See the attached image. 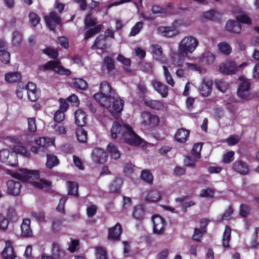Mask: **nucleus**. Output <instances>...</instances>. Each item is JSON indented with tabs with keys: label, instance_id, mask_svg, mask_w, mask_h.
<instances>
[{
	"label": "nucleus",
	"instance_id": "412c9836",
	"mask_svg": "<svg viewBox=\"0 0 259 259\" xmlns=\"http://www.w3.org/2000/svg\"><path fill=\"white\" fill-rule=\"evenodd\" d=\"M31 221L28 219H24L21 226V236L24 237H31L32 235V231L30 228Z\"/></svg>",
	"mask_w": 259,
	"mask_h": 259
},
{
	"label": "nucleus",
	"instance_id": "58836bf2",
	"mask_svg": "<svg viewBox=\"0 0 259 259\" xmlns=\"http://www.w3.org/2000/svg\"><path fill=\"white\" fill-rule=\"evenodd\" d=\"M76 136L77 140L80 143H85L87 140V132L81 126L76 130Z\"/></svg>",
	"mask_w": 259,
	"mask_h": 259
},
{
	"label": "nucleus",
	"instance_id": "79ce46f5",
	"mask_svg": "<svg viewBox=\"0 0 259 259\" xmlns=\"http://www.w3.org/2000/svg\"><path fill=\"white\" fill-rule=\"evenodd\" d=\"M206 232V228L205 227H200V229L195 228L192 239L196 241H200L201 238Z\"/></svg>",
	"mask_w": 259,
	"mask_h": 259
},
{
	"label": "nucleus",
	"instance_id": "c9c22d12",
	"mask_svg": "<svg viewBox=\"0 0 259 259\" xmlns=\"http://www.w3.org/2000/svg\"><path fill=\"white\" fill-rule=\"evenodd\" d=\"M59 163V160L57 156L54 154H47L46 166L49 168H52L54 166L57 165Z\"/></svg>",
	"mask_w": 259,
	"mask_h": 259
},
{
	"label": "nucleus",
	"instance_id": "052dcab7",
	"mask_svg": "<svg viewBox=\"0 0 259 259\" xmlns=\"http://www.w3.org/2000/svg\"><path fill=\"white\" fill-rule=\"evenodd\" d=\"M259 245V228L256 229L255 234L250 242V247L256 248Z\"/></svg>",
	"mask_w": 259,
	"mask_h": 259
},
{
	"label": "nucleus",
	"instance_id": "dca6fc26",
	"mask_svg": "<svg viewBox=\"0 0 259 259\" xmlns=\"http://www.w3.org/2000/svg\"><path fill=\"white\" fill-rule=\"evenodd\" d=\"M142 123L145 126H154L159 122V118L149 112H144L142 113Z\"/></svg>",
	"mask_w": 259,
	"mask_h": 259
},
{
	"label": "nucleus",
	"instance_id": "0e129e2a",
	"mask_svg": "<svg viewBox=\"0 0 259 259\" xmlns=\"http://www.w3.org/2000/svg\"><path fill=\"white\" fill-rule=\"evenodd\" d=\"M29 17L30 22L33 26H35L40 21L39 17L34 13H30Z\"/></svg>",
	"mask_w": 259,
	"mask_h": 259
},
{
	"label": "nucleus",
	"instance_id": "6e6552de",
	"mask_svg": "<svg viewBox=\"0 0 259 259\" xmlns=\"http://www.w3.org/2000/svg\"><path fill=\"white\" fill-rule=\"evenodd\" d=\"M128 125L121 124L117 121H114L110 130V136L113 139L121 138L127 131Z\"/></svg>",
	"mask_w": 259,
	"mask_h": 259
},
{
	"label": "nucleus",
	"instance_id": "c85d7f7f",
	"mask_svg": "<svg viewBox=\"0 0 259 259\" xmlns=\"http://www.w3.org/2000/svg\"><path fill=\"white\" fill-rule=\"evenodd\" d=\"M11 140L12 142L16 144V145L13 146V152L16 154L17 153H19L26 156L27 153V150L26 148L22 145V144L19 143L18 139L13 138H11Z\"/></svg>",
	"mask_w": 259,
	"mask_h": 259
},
{
	"label": "nucleus",
	"instance_id": "ddd939ff",
	"mask_svg": "<svg viewBox=\"0 0 259 259\" xmlns=\"http://www.w3.org/2000/svg\"><path fill=\"white\" fill-rule=\"evenodd\" d=\"M92 158L96 163H103L106 161L107 154L103 149L95 148L93 150Z\"/></svg>",
	"mask_w": 259,
	"mask_h": 259
},
{
	"label": "nucleus",
	"instance_id": "423d86ee",
	"mask_svg": "<svg viewBox=\"0 0 259 259\" xmlns=\"http://www.w3.org/2000/svg\"><path fill=\"white\" fill-rule=\"evenodd\" d=\"M0 161L12 166H15L18 163L16 154L6 149L0 151Z\"/></svg>",
	"mask_w": 259,
	"mask_h": 259
},
{
	"label": "nucleus",
	"instance_id": "7c9ffc66",
	"mask_svg": "<svg viewBox=\"0 0 259 259\" xmlns=\"http://www.w3.org/2000/svg\"><path fill=\"white\" fill-rule=\"evenodd\" d=\"M107 150L108 153L114 159H117L120 156V152L118 148L113 143H110L108 145Z\"/></svg>",
	"mask_w": 259,
	"mask_h": 259
},
{
	"label": "nucleus",
	"instance_id": "680f3d73",
	"mask_svg": "<svg viewBox=\"0 0 259 259\" xmlns=\"http://www.w3.org/2000/svg\"><path fill=\"white\" fill-rule=\"evenodd\" d=\"M202 145L200 143H196L193 145L191 153L196 158L200 157Z\"/></svg>",
	"mask_w": 259,
	"mask_h": 259
},
{
	"label": "nucleus",
	"instance_id": "aec40b11",
	"mask_svg": "<svg viewBox=\"0 0 259 259\" xmlns=\"http://www.w3.org/2000/svg\"><path fill=\"white\" fill-rule=\"evenodd\" d=\"M121 232V226L119 224L117 223L114 227L109 229L108 238L109 240H119Z\"/></svg>",
	"mask_w": 259,
	"mask_h": 259
},
{
	"label": "nucleus",
	"instance_id": "13d9d810",
	"mask_svg": "<svg viewBox=\"0 0 259 259\" xmlns=\"http://www.w3.org/2000/svg\"><path fill=\"white\" fill-rule=\"evenodd\" d=\"M240 140V137L239 136L233 135L230 136L227 139H226V141L229 145L233 146L237 144Z\"/></svg>",
	"mask_w": 259,
	"mask_h": 259
},
{
	"label": "nucleus",
	"instance_id": "69168bd1",
	"mask_svg": "<svg viewBox=\"0 0 259 259\" xmlns=\"http://www.w3.org/2000/svg\"><path fill=\"white\" fill-rule=\"evenodd\" d=\"M22 39L21 34L18 32L15 31L13 33V44L15 46H18L20 44Z\"/></svg>",
	"mask_w": 259,
	"mask_h": 259
},
{
	"label": "nucleus",
	"instance_id": "bf43d9fd",
	"mask_svg": "<svg viewBox=\"0 0 259 259\" xmlns=\"http://www.w3.org/2000/svg\"><path fill=\"white\" fill-rule=\"evenodd\" d=\"M43 53L52 58H56L58 56V51L52 48H47L44 49Z\"/></svg>",
	"mask_w": 259,
	"mask_h": 259
},
{
	"label": "nucleus",
	"instance_id": "ea45409f",
	"mask_svg": "<svg viewBox=\"0 0 259 259\" xmlns=\"http://www.w3.org/2000/svg\"><path fill=\"white\" fill-rule=\"evenodd\" d=\"M161 198L160 193L156 190H152L147 194L146 200L149 202H156Z\"/></svg>",
	"mask_w": 259,
	"mask_h": 259
},
{
	"label": "nucleus",
	"instance_id": "393cba45",
	"mask_svg": "<svg viewBox=\"0 0 259 259\" xmlns=\"http://www.w3.org/2000/svg\"><path fill=\"white\" fill-rule=\"evenodd\" d=\"M225 28L227 31L234 33H239L241 30L240 24L237 21L231 20L228 21Z\"/></svg>",
	"mask_w": 259,
	"mask_h": 259
},
{
	"label": "nucleus",
	"instance_id": "2f4dec72",
	"mask_svg": "<svg viewBox=\"0 0 259 259\" xmlns=\"http://www.w3.org/2000/svg\"><path fill=\"white\" fill-rule=\"evenodd\" d=\"M102 68L103 70L106 69L108 72L113 71L115 69L114 60L108 56L105 57Z\"/></svg>",
	"mask_w": 259,
	"mask_h": 259
},
{
	"label": "nucleus",
	"instance_id": "de8ad7c7",
	"mask_svg": "<svg viewBox=\"0 0 259 259\" xmlns=\"http://www.w3.org/2000/svg\"><path fill=\"white\" fill-rule=\"evenodd\" d=\"M141 178L145 182L151 184L153 182V177L152 173L147 169L142 171Z\"/></svg>",
	"mask_w": 259,
	"mask_h": 259
},
{
	"label": "nucleus",
	"instance_id": "9b49d317",
	"mask_svg": "<svg viewBox=\"0 0 259 259\" xmlns=\"http://www.w3.org/2000/svg\"><path fill=\"white\" fill-rule=\"evenodd\" d=\"M7 193L12 196H18L21 192L22 185L19 181L10 180L7 182Z\"/></svg>",
	"mask_w": 259,
	"mask_h": 259
},
{
	"label": "nucleus",
	"instance_id": "4c0bfd02",
	"mask_svg": "<svg viewBox=\"0 0 259 259\" xmlns=\"http://www.w3.org/2000/svg\"><path fill=\"white\" fill-rule=\"evenodd\" d=\"M231 228L228 226H226L222 239L223 245L225 247L229 246V242L231 239Z\"/></svg>",
	"mask_w": 259,
	"mask_h": 259
},
{
	"label": "nucleus",
	"instance_id": "f8f14e48",
	"mask_svg": "<svg viewBox=\"0 0 259 259\" xmlns=\"http://www.w3.org/2000/svg\"><path fill=\"white\" fill-rule=\"evenodd\" d=\"M151 85L161 97L166 98L168 95V88L164 83L156 79L151 81Z\"/></svg>",
	"mask_w": 259,
	"mask_h": 259
},
{
	"label": "nucleus",
	"instance_id": "4be33fe9",
	"mask_svg": "<svg viewBox=\"0 0 259 259\" xmlns=\"http://www.w3.org/2000/svg\"><path fill=\"white\" fill-rule=\"evenodd\" d=\"M212 82L208 79H203V82L199 89L200 94L204 96H208L211 92V87Z\"/></svg>",
	"mask_w": 259,
	"mask_h": 259
},
{
	"label": "nucleus",
	"instance_id": "49530a36",
	"mask_svg": "<svg viewBox=\"0 0 259 259\" xmlns=\"http://www.w3.org/2000/svg\"><path fill=\"white\" fill-rule=\"evenodd\" d=\"M144 23L142 22L139 21L137 22L131 28L129 36H135L140 33L143 28Z\"/></svg>",
	"mask_w": 259,
	"mask_h": 259
},
{
	"label": "nucleus",
	"instance_id": "c03bdc74",
	"mask_svg": "<svg viewBox=\"0 0 259 259\" xmlns=\"http://www.w3.org/2000/svg\"><path fill=\"white\" fill-rule=\"evenodd\" d=\"M96 259H108L106 249L101 246L95 247Z\"/></svg>",
	"mask_w": 259,
	"mask_h": 259
},
{
	"label": "nucleus",
	"instance_id": "f704fd0d",
	"mask_svg": "<svg viewBox=\"0 0 259 259\" xmlns=\"http://www.w3.org/2000/svg\"><path fill=\"white\" fill-rule=\"evenodd\" d=\"M64 220L62 217L55 218L52 220L51 229L53 232H59L61 228Z\"/></svg>",
	"mask_w": 259,
	"mask_h": 259
},
{
	"label": "nucleus",
	"instance_id": "a878e982",
	"mask_svg": "<svg viewBox=\"0 0 259 259\" xmlns=\"http://www.w3.org/2000/svg\"><path fill=\"white\" fill-rule=\"evenodd\" d=\"M144 104L146 106L156 110H161L164 107V103L160 100H145Z\"/></svg>",
	"mask_w": 259,
	"mask_h": 259
},
{
	"label": "nucleus",
	"instance_id": "0eeeda50",
	"mask_svg": "<svg viewBox=\"0 0 259 259\" xmlns=\"http://www.w3.org/2000/svg\"><path fill=\"white\" fill-rule=\"evenodd\" d=\"M246 62H243L237 66L233 62H228L225 63H222L220 66V71L221 73L225 74H232L236 73L239 68H241L247 66Z\"/></svg>",
	"mask_w": 259,
	"mask_h": 259
},
{
	"label": "nucleus",
	"instance_id": "e2e57ef3",
	"mask_svg": "<svg viewBox=\"0 0 259 259\" xmlns=\"http://www.w3.org/2000/svg\"><path fill=\"white\" fill-rule=\"evenodd\" d=\"M9 221L8 219L2 213H0V229L6 230L8 227Z\"/></svg>",
	"mask_w": 259,
	"mask_h": 259
},
{
	"label": "nucleus",
	"instance_id": "f03ea898",
	"mask_svg": "<svg viewBox=\"0 0 259 259\" xmlns=\"http://www.w3.org/2000/svg\"><path fill=\"white\" fill-rule=\"evenodd\" d=\"M199 45L197 38L192 35H188L183 38L178 44V53L182 57H187L192 54Z\"/></svg>",
	"mask_w": 259,
	"mask_h": 259
},
{
	"label": "nucleus",
	"instance_id": "20e7f679",
	"mask_svg": "<svg viewBox=\"0 0 259 259\" xmlns=\"http://www.w3.org/2000/svg\"><path fill=\"white\" fill-rule=\"evenodd\" d=\"M43 67L45 70H52L60 75H69L71 73V71L69 69L62 66L61 62L59 60L48 61L44 65Z\"/></svg>",
	"mask_w": 259,
	"mask_h": 259
},
{
	"label": "nucleus",
	"instance_id": "c756f323",
	"mask_svg": "<svg viewBox=\"0 0 259 259\" xmlns=\"http://www.w3.org/2000/svg\"><path fill=\"white\" fill-rule=\"evenodd\" d=\"M215 57L211 52L206 51L201 55L200 58L201 63L204 64H210L213 63Z\"/></svg>",
	"mask_w": 259,
	"mask_h": 259
},
{
	"label": "nucleus",
	"instance_id": "5fc2aeb1",
	"mask_svg": "<svg viewBox=\"0 0 259 259\" xmlns=\"http://www.w3.org/2000/svg\"><path fill=\"white\" fill-rule=\"evenodd\" d=\"M0 60L4 64H8L10 61V54L6 50L0 52Z\"/></svg>",
	"mask_w": 259,
	"mask_h": 259
},
{
	"label": "nucleus",
	"instance_id": "1a4fd4ad",
	"mask_svg": "<svg viewBox=\"0 0 259 259\" xmlns=\"http://www.w3.org/2000/svg\"><path fill=\"white\" fill-rule=\"evenodd\" d=\"M152 222L154 233L158 235L164 234L165 227L164 220L160 215L156 214L152 217Z\"/></svg>",
	"mask_w": 259,
	"mask_h": 259
},
{
	"label": "nucleus",
	"instance_id": "a211bd4d",
	"mask_svg": "<svg viewBox=\"0 0 259 259\" xmlns=\"http://www.w3.org/2000/svg\"><path fill=\"white\" fill-rule=\"evenodd\" d=\"M232 168L234 171L243 175H247L249 172L248 164L241 160L234 162L232 165Z\"/></svg>",
	"mask_w": 259,
	"mask_h": 259
},
{
	"label": "nucleus",
	"instance_id": "b1692460",
	"mask_svg": "<svg viewBox=\"0 0 259 259\" xmlns=\"http://www.w3.org/2000/svg\"><path fill=\"white\" fill-rule=\"evenodd\" d=\"M74 119L75 123L77 125L82 126L86 123L87 115L82 110L78 109L74 113Z\"/></svg>",
	"mask_w": 259,
	"mask_h": 259
},
{
	"label": "nucleus",
	"instance_id": "09e8293b",
	"mask_svg": "<svg viewBox=\"0 0 259 259\" xmlns=\"http://www.w3.org/2000/svg\"><path fill=\"white\" fill-rule=\"evenodd\" d=\"M35 143L39 146V149H41L42 151H44L45 148L50 145L51 142L49 141V139L41 137L39 139L35 140Z\"/></svg>",
	"mask_w": 259,
	"mask_h": 259
},
{
	"label": "nucleus",
	"instance_id": "8fccbe9b",
	"mask_svg": "<svg viewBox=\"0 0 259 259\" xmlns=\"http://www.w3.org/2000/svg\"><path fill=\"white\" fill-rule=\"evenodd\" d=\"M68 194L74 196L78 195V184L75 182H68Z\"/></svg>",
	"mask_w": 259,
	"mask_h": 259
},
{
	"label": "nucleus",
	"instance_id": "37998d69",
	"mask_svg": "<svg viewBox=\"0 0 259 259\" xmlns=\"http://www.w3.org/2000/svg\"><path fill=\"white\" fill-rule=\"evenodd\" d=\"M145 211L142 205H138L134 208L133 215L137 220H142L144 218Z\"/></svg>",
	"mask_w": 259,
	"mask_h": 259
},
{
	"label": "nucleus",
	"instance_id": "6ab92c4d",
	"mask_svg": "<svg viewBox=\"0 0 259 259\" xmlns=\"http://www.w3.org/2000/svg\"><path fill=\"white\" fill-rule=\"evenodd\" d=\"M52 254L55 259H61L66 255V251L58 242H53L52 247Z\"/></svg>",
	"mask_w": 259,
	"mask_h": 259
},
{
	"label": "nucleus",
	"instance_id": "2eb2a0df",
	"mask_svg": "<svg viewBox=\"0 0 259 259\" xmlns=\"http://www.w3.org/2000/svg\"><path fill=\"white\" fill-rule=\"evenodd\" d=\"M2 255L4 259H15L16 257L13 243L11 241H6L5 247L2 252Z\"/></svg>",
	"mask_w": 259,
	"mask_h": 259
},
{
	"label": "nucleus",
	"instance_id": "4468645a",
	"mask_svg": "<svg viewBox=\"0 0 259 259\" xmlns=\"http://www.w3.org/2000/svg\"><path fill=\"white\" fill-rule=\"evenodd\" d=\"M153 57L162 63L167 61L166 57L162 54V47L159 45H153L151 46Z\"/></svg>",
	"mask_w": 259,
	"mask_h": 259
},
{
	"label": "nucleus",
	"instance_id": "774afa93",
	"mask_svg": "<svg viewBox=\"0 0 259 259\" xmlns=\"http://www.w3.org/2000/svg\"><path fill=\"white\" fill-rule=\"evenodd\" d=\"M65 118L64 112L62 111H57L54 116V120L58 123H60L64 120Z\"/></svg>",
	"mask_w": 259,
	"mask_h": 259
},
{
	"label": "nucleus",
	"instance_id": "864d4df0",
	"mask_svg": "<svg viewBox=\"0 0 259 259\" xmlns=\"http://www.w3.org/2000/svg\"><path fill=\"white\" fill-rule=\"evenodd\" d=\"M74 86L79 89L84 90L88 88V83L86 81L82 78L73 79Z\"/></svg>",
	"mask_w": 259,
	"mask_h": 259
},
{
	"label": "nucleus",
	"instance_id": "bb28decb",
	"mask_svg": "<svg viewBox=\"0 0 259 259\" xmlns=\"http://www.w3.org/2000/svg\"><path fill=\"white\" fill-rule=\"evenodd\" d=\"M157 33L165 37H171L175 36L177 34L176 31L170 27L160 26L157 29Z\"/></svg>",
	"mask_w": 259,
	"mask_h": 259
},
{
	"label": "nucleus",
	"instance_id": "f3484780",
	"mask_svg": "<svg viewBox=\"0 0 259 259\" xmlns=\"http://www.w3.org/2000/svg\"><path fill=\"white\" fill-rule=\"evenodd\" d=\"M45 20L47 26L51 30H54L55 25L60 23L61 19L54 12H51L49 16L45 17Z\"/></svg>",
	"mask_w": 259,
	"mask_h": 259
},
{
	"label": "nucleus",
	"instance_id": "6e6d98bb",
	"mask_svg": "<svg viewBox=\"0 0 259 259\" xmlns=\"http://www.w3.org/2000/svg\"><path fill=\"white\" fill-rule=\"evenodd\" d=\"M236 20L237 22L239 23L240 22L246 24H251V19L245 14H241L240 15H238L236 17Z\"/></svg>",
	"mask_w": 259,
	"mask_h": 259
},
{
	"label": "nucleus",
	"instance_id": "72a5a7b5",
	"mask_svg": "<svg viewBox=\"0 0 259 259\" xmlns=\"http://www.w3.org/2000/svg\"><path fill=\"white\" fill-rule=\"evenodd\" d=\"M29 184L38 189L49 188L51 185V182L46 180L40 179L38 181L29 182Z\"/></svg>",
	"mask_w": 259,
	"mask_h": 259
},
{
	"label": "nucleus",
	"instance_id": "603ef678",
	"mask_svg": "<svg viewBox=\"0 0 259 259\" xmlns=\"http://www.w3.org/2000/svg\"><path fill=\"white\" fill-rule=\"evenodd\" d=\"M163 69L164 71V75L166 82L171 87H174L175 82L172 78L167 67L165 66H163Z\"/></svg>",
	"mask_w": 259,
	"mask_h": 259
},
{
	"label": "nucleus",
	"instance_id": "473e14b6",
	"mask_svg": "<svg viewBox=\"0 0 259 259\" xmlns=\"http://www.w3.org/2000/svg\"><path fill=\"white\" fill-rule=\"evenodd\" d=\"M21 74L18 72H8L5 75V80L9 83H14L21 79Z\"/></svg>",
	"mask_w": 259,
	"mask_h": 259
},
{
	"label": "nucleus",
	"instance_id": "a19ab883",
	"mask_svg": "<svg viewBox=\"0 0 259 259\" xmlns=\"http://www.w3.org/2000/svg\"><path fill=\"white\" fill-rule=\"evenodd\" d=\"M219 51L225 55H229L232 52L230 45L226 42H221L218 45Z\"/></svg>",
	"mask_w": 259,
	"mask_h": 259
},
{
	"label": "nucleus",
	"instance_id": "5701e85b",
	"mask_svg": "<svg viewBox=\"0 0 259 259\" xmlns=\"http://www.w3.org/2000/svg\"><path fill=\"white\" fill-rule=\"evenodd\" d=\"M190 132L184 128L177 130L175 135L176 140L180 143H185L189 137Z\"/></svg>",
	"mask_w": 259,
	"mask_h": 259
},
{
	"label": "nucleus",
	"instance_id": "a18cd8bd",
	"mask_svg": "<svg viewBox=\"0 0 259 259\" xmlns=\"http://www.w3.org/2000/svg\"><path fill=\"white\" fill-rule=\"evenodd\" d=\"M237 96L241 99L249 100L253 98V95L250 93L249 91L237 89Z\"/></svg>",
	"mask_w": 259,
	"mask_h": 259
},
{
	"label": "nucleus",
	"instance_id": "338daca9",
	"mask_svg": "<svg viewBox=\"0 0 259 259\" xmlns=\"http://www.w3.org/2000/svg\"><path fill=\"white\" fill-rule=\"evenodd\" d=\"M28 130L30 132H35L36 131V126L35 124V120L34 118H29L27 119Z\"/></svg>",
	"mask_w": 259,
	"mask_h": 259
},
{
	"label": "nucleus",
	"instance_id": "cd10ccee",
	"mask_svg": "<svg viewBox=\"0 0 259 259\" xmlns=\"http://www.w3.org/2000/svg\"><path fill=\"white\" fill-rule=\"evenodd\" d=\"M106 47V39L104 35H99L95 40L94 44L91 47L92 50H104Z\"/></svg>",
	"mask_w": 259,
	"mask_h": 259
},
{
	"label": "nucleus",
	"instance_id": "e433bc0d",
	"mask_svg": "<svg viewBox=\"0 0 259 259\" xmlns=\"http://www.w3.org/2000/svg\"><path fill=\"white\" fill-rule=\"evenodd\" d=\"M239 80L241 81L238 87V89L249 91L251 82L250 80L246 78L244 76H241L239 77Z\"/></svg>",
	"mask_w": 259,
	"mask_h": 259
},
{
	"label": "nucleus",
	"instance_id": "39448f33",
	"mask_svg": "<svg viewBox=\"0 0 259 259\" xmlns=\"http://www.w3.org/2000/svg\"><path fill=\"white\" fill-rule=\"evenodd\" d=\"M19 172L15 174V177L23 181H28L29 179H38L39 178L37 170H29L26 168H20Z\"/></svg>",
	"mask_w": 259,
	"mask_h": 259
},
{
	"label": "nucleus",
	"instance_id": "3c124183",
	"mask_svg": "<svg viewBox=\"0 0 259 259\" xmlns=\"http://www.w3.org/2000/svg\"><path fill=\"white\" fill-rule=\"evenodd\" d=\"M215 85L217 88L223 93L226 92L229 88L228 83L221 79L216 80Z\"/></svg>",
	"mask_w": 259,
	"mask_h": 259
},
{
	"label": "nucleus",
	"instance_id": "7ed1b4c3",
	"mask_svg": "<svg viewBox=\"0 0 259 259\" xmlns=\"http://www.w3.org/2000/svg\"><path fill=\"white\" fill-rule=\"evenodd\" d=\"M106 101L108 105L106 106L102 107L107 108L113 115L121 112L122 110L124 101L118 97L117 94L115 95L114 98H112V99Z\"/></svg>",
	"mask_w": 259,
	"mask_h": 259
},
{
	"label": "nucleus",
	"instance_id": "f257e3e1",
	"mask_svg": "<svg viewBox=\"0 0 259 259\" xmlns=\"http://www.w3.org/2000/svg\"><path fill=\"white\" fill-rule=\"evenodd\" d=\"M116 93L111 86V84L107 81H102L99 87V93L94 95L95 100L101 106H106L108 105L106 101L112 99Z\"/></svg>",
	"mask_w": 259,
	"mask_h": 259
},
{
	"label": "nucleus",
	"instance_id": "4d7b16f0",
	"mask_svg": "<svg viewBox=\"0 0 259 259\" xmlns=\"http://www.w3.org/2000/svg\"><path fill=\"white\" fill-rule=\"evenodd\" d=\"M97 23V19L93 17L91 14L87 15L85 20L84 24L86 28L91 27L95 25Z\"/></svg>",
	"mask_w": 259,
	"mask_h": 259
},
{
	"label": "nucleus",
	"instance_id": "9d476101",
	"mask_svg": "<svg viewBox=\"0 0 259 259\" xmlns=\"http://www.w3.org/2000/svg\"><path fill=\"white\" fill-rule=\"evenodd\" d=\"M122 139L127 143L132 145H139L141 144V139L133 131L131 126H128L127 131L123 135Z\"/></svg>",
	"mask_w": 259,
	"mask_h": 259
}]
</instances>
